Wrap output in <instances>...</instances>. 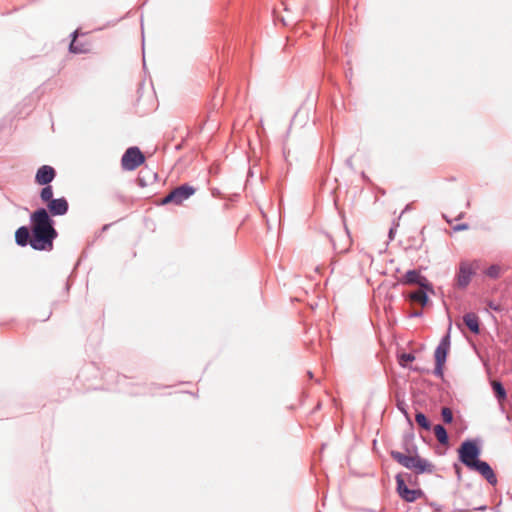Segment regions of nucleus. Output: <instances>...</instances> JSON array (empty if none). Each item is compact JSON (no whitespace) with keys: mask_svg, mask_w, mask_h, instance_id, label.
Instances as JSON below:
<instances>
[{"mask_svg":"<svg viewBox=\"0 0 512 512\" xmlns=\"http://www.w3.org/2000/svg\"><path fill=\"white\" fill-rule=\"evenodd\" d=\"M397 408L404 415V417L407 421V424L412 427L413 421L408 413L406 404L403 402H400L397 404Z\"/></svg>","mask_w":512,"mask_h":512,"instance_id":"cd10ccee","label":"nucleus"},{"mask_svg":"<svg viewBox=\"0 0 512 512\" xmlns=\"http://www.w3.org/2000/svg\"><path fill=\"white\" fill-rule=\"evenodd\" d=\"M486 509H487L486 505H481L479 507H476L474 510H476V511H485Z\"/></svg>","mask_w":512,"mask_h":512,"instance_id":"58836bf2","label":"nucleus"},{"mask_svg":"<svg viewBox=\"0 0 512 512\" xmlns=\"http://www.w3.org/2000/svg\"><path fill=\"white\" fill-rule=\"evenodd\" d=\"M469 470L479 473L490 485L495 486L498 483L497 476L491 465L485 461H477Z\"/></svg>","mask_w":512,"mask_h":512,"instance_id":"9d476101","label":"nucleus"},{"mask_svg":"<svg viewBox=\"0 0 512 512\" xmlns=\"http://www.w3.org/2000/svg\"><path fill=\"white\" fill-rule=\"evenodd\" d=\"M275 18H276L277 20L281 21V22H282V24H283V26H285V25H286L285 20H284V18H283V17H280V16L276 15V16H275Z\"/></svg>","mask_w":512,"mask_h":512,"instance_id":"ea45409f","label":"nucleus"},{"mask_svg":"<svg viewBox=\"0 0 512 512\" xmlns=\"http://www.w3.org/2000/svg\"><path fill=\"white\" fill-rule=\"evenodd\" d=\"M398 474H403V478L405 479V483H409L410 485H417L418 479L417 477L413 476L411 473L408 472H399Z\"/></svg>","mask_w":512,"mask_h":512,"instance_id":"c85d7f7f","label":"nucleus"},{"mask_svg":"<svg viewBox=\"0 0 512 512\" xmlns=\"http://www.w3.org/2000/svg\"><path fill=\"white\" fill-rule=\"evenodd\" d=\"M453 468H454V470H455V473H456V475H457V478L460 480V479H461V467H460L457 463H455V464L453 465Z\"/></svg>","mask_w":512,"mask_h":512,"instance_id":"c9c22d12","label":"nucleus"},{"mask_svg":"<svg viewBox=\"0 0 512 512\" xmlns=\"http://www.w3.org/2000/svg\"><path fill=\"white\" fill-rule=\"evenodd\" d=\"M414 437V424H412V427L409 426V429L402 436V448L407 453L406 455H413L418 452Z\"/></svg>","mask_w":512,"mask_h":512,"instance_id":"ddd939ff","label":"nucleus"},{"mask_svg":"<svg viewBox=\"0 0 512 512\" xmlns=\"http://www.w3.org/2000/svg\"><path fill=\"white\" fill-rule=\"evenodd\" d=\"M300 30L302 31L303 34H306L307 33V28L306 27H302L300 23H297L296 26L292 29L290 27V34L292 32H294L295 34L299 33Z\"/></svg>","mask_w":512,"mask_h":512,"instance_id":"2f4dec72","label":"nucleus"},{"mask_svg":"<svg viewBox=\"0 0 512 512\" xmlns=\"http://www.w3.org/2000/svg\"><path fill=\"white\" fill-rule=\"evenodd\" d=\"M412 209V205L411 204H407L404 209L402 210L401 212V215L407 213L408 211H410Z\"/></svg>","mask_w":512,"mask_h":512,"instance_id":"4c0bfd02","label":"nucleus"},{"mask_svg":"<svg viewBox=\"0 0 512 512\" xmlns=\"http://www.w3.org/2000/svg\"><path fill=\"white\" fill-rule=\"evenodd\" d=\"M145 157L137 147H130L126 150L121 159V165L124 170L133 171L142 165Z\"/></svg>","mask_w":512,"mask_h":512,"instance_id":"0eeeda50","label":"nucleus"},{"mask_svg":"<svg viewBox=\"0 0 512 512\" xmlns=\"http://www.w3.org/2000/svg\"><path fill=\"white\" fill-rule=\"evenodd\" d=\"M492 390H493L494 397L499 402H502L507 399V391L502 382L496 381V382L492 383Z\"/></svg>","mask_w":512,"mask_h":512,"instance_id":"aec40b11","label":"nucleus"},{"mask_svg":"<svg viewBox=\"0 0 512 512\" xmlns=\"http://www.w3.org/2000/svg\"><path fill=\"white\" fill-rule=\"evenodd\" d=\"M451 347V325H449L446 333L441 337L435 351L434 361L447 362L448 354Z\"/></svg>","mask_w":512,"mask_h":512,"instance_id":"1a4fd4ad","label":"nucleus"},{"mask_svg":"<svg viewBox=\"0 0 512 512\" xmlns=\"http://www.w3.org/2000/svg\"><path fill=\"white\" fill-rule=\"evenodd\" d=\"M484 273L491 279H498L500 277L501 269L499 265L492 264L485 269Z\"/></svg>","mask_w":512,"mask_h":512,"instance_id":"b1692460","label":"nucleus"},{"mask_svg":"<svg viewBox=\"0 0 512 512\" xmlns=\"http://www.w3.org/2000/svg\"><path fill=\"white\" fill-rule=\"evenodd\" d=\"M312 106H313V103H310V107H307V108H305V107H303V106H302V107H300V108L295 112V114H294V116H293V119H292V120H293V121H298V119L303 118V119H302V120H300L299 122H300V124H301V125H304V124H305V119H308V114H309V111L311 110Z\"/></svg>","mask_w":512,"mask_h":512,"instance_id":"4be33fe9","label":"nucleus"},{"mask_svg":"<svg viewBox=\"0 0 512 512\" xmlns=\"http://www.w3.org/2000/svg\"><path fill=\"white\" fill-rule=\"evenodd\" d=\"M391 458L408 470H412L417 475L431 474L434 472L435 466L426 458H423L419 453L413 455H406L397 450L389 452Z\"/></svg>","mask_w":512,"mask_h":512,"instance_id":"f03ea898","label":"nucleus"},{"mask_svg":"<svg viewBox=\"0 0 512 512\" xmlns=\"http://www.w3.org/2000/svg\"><path fill=\"white\" fill-rule=\"evenodd\" d=\"M399 284L418 285L421 289H431V282L421 273L420 270L417 269L407 270L398 282L393 284V287H396Z\"/></svg>","mask_w":512,"mask_h":512,"instance_id":"423d86ee","label":"nucleus"},{"mask_svg":"<svg viewBox=\"0 0 512 512\" xmlns=\"http://www.w3.org/2000/svg\"><path fill=\"white\" fill-rule=\"evenodd\" d=\"M32 236L30 245L35 250L51 251L53 241L57 237V231L53 227V221L47 210L40 208L31 214Z\"/></svg>","mask_w":512,"mask_h":512,"instance_id":"f257e3e1","label":"nucleus"},{"mask_svg":"<svg viewBox=\"0 0 512 512\" xmlns=\"http://www.w3.org/2000/svg\"><path fill=\"white\" fill-rule=\"evenodd\" d=\"M434 369L432 371V373L437 377V378H443L444 377V366L446 364V362H441V361H434Z\"/></svg>","mask_w":512,"mask_h":512,"instance_id":"bb28decb","label":"nucleus"},{"mask_svg":"<svg viewBox=\"0 0 512 512\" xmlns=\"http://www.w3.org/2000/svg\"><path fill=\"white\" fill-rule=\"evenodd\" d=\"M441 418L445 424H451L453 422V413L449 407H443L441 409Z\"/></svg>","mask_w":512,"mask_h":512,"instance_id":"a878e982","label":"nucleus"},{"mask_svg":"<svg viewBox=\"0 0 512 512\" xmlns=\"http://www.w3.org/2000/svg\"><path fill=\"white\" fill-rule=\"evenodd\" d=\"M345 164H346L349 168L353 169L352 156H350V157H348V158L346 159Z\"/></svg>","mask_w":512,"mask_h":512,"instance_id":"e433bc0d","label":"nucleus"},{"mask_svg":"<svg viewBox=\"0 0 512 512\" xmlns=\"http://www.w3.org/2000/svg\"><path fill=\"white\" fill-rule=\"evenodd\" d=\"M362 177L364 180L369 181V178L365 175V173H362Z\"/></svg>","mask_w":512,"mask_h":512,"instance_id":"79ce46f5","label":"nucleus"},{"mask_svg":"<svg viewBox=\"0 0 512 512\" xmlns=\"http://www.w3.org/2000/svg\"><path fill=\"white\" fill-rule=\"evenodd\" d=\"M69 50L75 54L89 53L91 51V45L87 41H81L77 39V32H74L73 39L70 43Z\"/></svg>","mask_w":512,"mask_h":512,"instance_id":"2eb2a0df","label":"nucleus"},{"mask_svg":"<svg viewBox=\"0 0 512 512\" xmlns=\"http://www.w3.org/2000/svg\"><path fill=\"white\" fill-rule=\"evenodd\" d=\"M56 176V171L49 165L41 166L35 175V181L39 185H48Z\"/></svg>","mask_w":512,"mask_h":512,"instance_id":"f8f14e48","label":"nucleus"},{"mask_svg":"<svg viewBox=\"0 0 512 512\" xmlns=\"http://www.w3.org/2000/svg\"><path fill=\"white\" fill-rule=\"evenodd\" d=\"M396 493L398 496L407 503H413L416 500L425 496L424 491L421 488L410 489L405 483L403 474H396Z\"/></svg>","mask_w":512,"mask_h":512,"instance_id":"20e7f679","label":"nucleus"},{"mask_svg":"<svg viewBox=\"0 0 512 512\" xmlns=\"http://www.w3.org/2000/svg\"><path fill=\"white\" fill-rule=\"evenodd\" d=\"M403 298L408 302L419 303L421 296V289L419 291L405 290L402 292Z\"/></svg>","mask_w":512,"mask_h":512,"instance_id":"5701e85b","label":"nucleus"},{"mask_svg":"<svg viewBox=\"0 0 512 512\" xmlns=\"http://www.w3.org/2000/svg\"><path fill=\"white\" fill-rule=\"evenodd\" d=\"M68 208V201L64 197L53 199L52 201H49V203L47 204V212L48 214L50 213L52 216L65 215L68 211Z\"/></svg>","mask_w":512,"mask_h":512,"instance_id":"9b49d317","label":"nucleus"},{"mask_svg":"<svg viewBox=\"0 0 512 512\" xmlns=\"http://www.w3.org/2000/svg\"><path fill=\"white\" fill-rule=\"evenodd\" d=\"M51 314H52V312H51V311H48V312H47V314L45 315V318H44V319H45V320H46V319H49V318H50V316H51Z\"/></svg>","mask_w":512,"mask_h":512,"instance_id":"a19ab883","label":"nucleus"},{"mask_svg":"<svg viewBox=\"0 0 512 512\" xmlns=\"http://www.w3.org/2000/svg\"><path fill=\"white\" fill-rule=\"evenodd\" d=\"M434 294H435L434 286L431 283V289H421V296H420L419 304L422 307H427V306L431 305L432 301L430 299V295H434Z\"/></svg>","mask_w":512,"mask_h":512,"instance_id":"412c9836","label":"nucleus"},{"mask_svg":"<svg viewBox=\"0 0 512 512\" xmlns=\"http://www.w3.org/2000/svg\"><path fill=\"white\" fill-rule=\"evenodd\" d=\"M30 233L27 227L22 226L18 228L15 232V241L20 246H26L28 243L30 244Z\"/></svg>","mask_w":512,"mask_h":512,"instance_id":"dca6fc26","label":"nucleus"},{"mask_svg":"<svg viewBox=\"0 0 512 512\" xmlns=\"http://www.w3.org/2000/svg\"><path fill=\"white\" fill-rule=\"evenodd\" d=\"M434 434L438 440V442L442 445L449 444V434L446 428L442 424H437L433 427Z\"/></svg>","mask_w":512,"mask_h":512,"instance_id":"f3484780","label":"nucleus"},{"mask_svg":"<svg viewBox=\"0 0 512 512\" xmlns=\"http://www.w3.org/2000/svg\"><path fill=\"white\" fill-rule=\"evenodd\" d=\"M475 274L476 269L471 263L468 261H461L454 277V286L460 290L466 289Z\"/></svg>","mask_w":512,"mask_h":512,"instance_id":"39448f33","label":"nucleus"},{"mask_svg":"<svg viewBox=\"0 0 512 512\" xmlns=\"http://www.w3.org/2000/svg\"><path fill=\"white\" fill-rule=\"evenodd\" d=\"M308 377H310V378L313 377V373L311 371H308Z\"/></svg>","mask_w":512,"mask_h":512,"instance_id":"37998d69","label":"nucleus"},{"mask_svg":"<svg viewBox=\"0 0 512 512\" xmlns=\"http://www.w3.org/2000/svg\"><path fill=\"white\" fill-rule=\"evenodd\" d=\"M487 306L493 310V311H496V312H501L502 311V307L501 305L499 304H495L492 300H488L487 301Z\"/></svg>","mask_w":512,"mask_h":512,"instance_id":"473e14b6","label":"nucleus"},{"mask_svg":"<svg viewBox=\"0 0 512 512\" xmlns=\"http://www.w3.org/2000/svg\"><path fill=\"white\" fill-rule=\"evenodd\" d=\"M415 421H416L417 425L425 431H430L432 429L431 421L422 411H419V410L416 411Z\"/></svg>","mask_w":512,"mask_h":512,"instance_id":"6ab92c4d","label":"nucleus"},{"mask_svg":"<svg viewBox=\"0 0 512 512\" xmlns=\"http://www.w3.org/2000/svg\"><path fill=\"white\" fill-rule=\"evenodd\" d=\"M409 370H411L413 372L420 373V374H429L430 373V369L421 367L419 365H413L410 367Z\"/></svg>","mask_w":512,"mask_h":512,"instance_id":"c756f323","label":"nucleus"},{"mask_svg":"<svg viewBox=\"0 0 512 512\" xmlns=\"http://www.w3.org/2000/svg\"><path fill=\"white\" fill-rule=\"evenodd\" d=\"M423 311L421 310H417V311H413L411 313H409L408 317L409 318H421L423 317Z\"/></svg>","mask_w":512,"mask_h":512,"instance_id":"f704fd0d","label":"nucleus"},{"mask_svg":"<svg viewBox=\"0 0 512 512\" xmlns=\"http://www.w3.org/2000/svg\"><path fill=\"white\" fill-rule=\"evenodd\" d=\"M40 198L42 202L46 203V205L49 203V201L53 200V190L52 187L47 185L45 186L40 193Z\"/></svg>","mask_w":512,"mask_h":512,"instance_id":"393cba45","label":"nucleus"},{"mask_svg":"<svg viewBox=\"0 0 512 512\" xmlns=\"http://www.w3.org/2000/svg\"><path fill=\"white\" fill-rule=\"evenodd\" d=\"M463 321L471 333L474 335L481 333V321L476 313L468 312L464 314Z\"/></svg>","mask_w":512,"mask_h":512,"instance_id":"4468645a","label":"nucleus"},{"mask_svg":"<svg viewBox=\"0 0 512 512\" xmlns=\"http://www.w3.org/2000/svg\"><path fill=\"white\" fill-rule=\"evenodd\" d=\"M398 226H399V223L394 221L392 226L390 227V229L388 231V238L390 241H392L394 239Z\"/></svg>","mask_w":512,"mask_h":512,"instance_id":"7c9ffc66","label":"nucleus"},{"mask_svg":"<svg viewBox=\"0 0 512 512\" xmlns=\"http://www.w3.org/2000/svg\"><path fill=\"white\" fill-rule=\"evenodd\" d=\"M458 460L468 469L477 461H480L482 454V440L480 438H467L457 448Z\"/></svg>","mask_w":512,"mask_h":512,"instance_id":"7ed1b4c3","label":"nucleus"},{"mask_svg":"<svg viewBox=\"0 0 512 512\" xmlns=\"http://www.w3.org/2000/svg\"><path fill=\"white\" fill-rule=\"evenodd\" d=\"M195 192V189L188 185H182L174 190H172L168 195H166L162 200L161 204H181L184 200L188 199L191 195H193Z\"/></svg>","mask_w":512,"mask_h":512,"instance_id":"6e6552de","label":"nucleus"},{"mask_svg":"<svg viewBox=\"0 0 512 512\" xmlns=\"http://www.w3.org/2000/svg\"><path fill=\"white\" fill-rule=\"evenodd\" d=\"M468 229H469L468 223H459L453 227V230L456 232L464 231V230H468Z\"/></svg>","mask_w":512,"mask_h":512,"instance_id":"72a5a7b5","label":"nucleus"},{"mask_svg":"<svg viewBox=\"0 0 512 512\" xmlns=\"http://www.w3.org/2000/svg\"><path fill=\"white\" fill-rule=\"evenodd\" d=\"M398 364L404 369H410L412 362L415 360L414 353L400 352L397 354Z\"/></svg>","mask_w":512,"mask_h":512,"instance_id":"a211bd4d","label":"nucleus"}]
</instances>
